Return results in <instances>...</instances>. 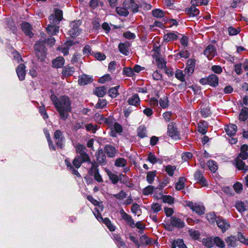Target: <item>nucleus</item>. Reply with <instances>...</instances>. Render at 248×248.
<instances>
[{
    "instance_id": "bb28decb",
    "label": "nucleus",
    "mask_w": 248,
    "mask_h": 248,
    "mask_svg": "<svg viewBox=\"0 0 248 248\" xmlns=\"http://www.w3.org/2000/svg\"><path fill=\"white\" fill-rule=\"evenodd\" d=\"M129 46L128 43H120L118 46L119 50L123 54L127 56L129 53L128 50Z\"/></svg>"
},
{
    "instance_id": "393cba45",
    "label": "nucleus",
    "mask_w": 248,
    "mask_h": 248,
    "mask_svg": "<svg viewBox=\"0 0 248 248\" xmlns=\"http://www.w3.org/2000/svg\"><path fill=\"white\" fill-rule=\"evenodd\" d=\"M113 239L116 244L119 248H127L126 244L120 235L117 234L113 235Z\"/></svg>"
},
{
    "instance_id": "c85d7f7f",
    "label": "nucleus",
    "mask_w": 248,
    "mask_h": 248,
    "mask_svg": "<svg viewBox=\"0 0 248 248\" xmlns=\"http://www.w3.org/2000/svg\"><path fill=\"white\" fill-rule=\"evenodd\" d=\"M140 101L139 95L135 93L128 99V103L129 105L137 106L140 104Z\"/></svg>"
},
{
    "instance_id": "412c9836",
    "label": "nucleus",
    "mask_w": 248,
    "mask_h": 248,
    "mask_svg": "<svg viewBox=\"0 0 248 248\" xmlns=\"http://www.w3.org/2000/svg\"><path fill=\"white\" fill-rule=\"evenodd\" d=\"M75 72V68L69 65L64 66L62 70V78L72 76Z\"/></svg>"
},
{
    "instance_id": "49530a36",
    "label": "nucleus",
    "mask_w": 248,
    "mask_h": 248,
    "mask_svg": "<svg viewBox=\"0 0 248 248\" xmlns=\"http://www.w3.org/2000/svg\"><path fill=\"white\" fill-rule=\"evenodd\" d=\"M235 207L240 213L244 212L246 210V206L245 205L244 202L242 201H238L236 202Z\"/></svg>"
},
{
    "instance_id": "4d7b16f0",
    "label": "nucleus",
    "mask_w": 248,
    "mask_h": 248,
    "mask_svg": "<svg viewBox=\"0 0 248 248\" xmlns=\"http://www.w3.org/2000/svg\"><path fill=\"white\" fill-rule=\"evenodd\" d=\"M175 78L182 82L185 81V75L182 71L180 69H177L175 74Z\"/></svg>"
},
{
    "instance_id": "0e129e2a",
    "label": "nucleus",
    "mask_w": 248,
    "mask_h": 248,
    "mask_svg": "<svg viewBox=\"0 0 248 248\" xmlns=\"http://www.w3.org/2000/svg\"><path fill=\"white\" fill-rule=\"evenodd\" d=\"M154 186L152 185H149L145 187L142 193L144 195H149L154 192Z\"/></svg>"
},
{
    "instance_id": "6e6552de",
    "label": "nucleus",
    "mask_w": 248,
    "mask_h": 248,
    "mask_svg": "<svg viewBox=\"0 0 248 248\" xmlns=\"http://www.w3.org/2000/svg\"><path fill=\"white\" fill-rule=\"evenodd\" d=\"M54 138L57 140L56 142V145L62 149L64 146L65 138L60 130L58 129L55 131Z\"/></svg>"
},
{
    "instance_id": "2eb2a0df",
    "label": "nucleus",
    "mask_w": 248,
    "mask_h": 248,
    "mask_svg": "<svg viewBox=\"0 0 248 248\" xmlns=\"http://www.w3.org/2000/svg\"><path fill=\"white\" fill-rule=\"evenodd\" d=\"M93 79L92 76H90L85 74H83L79 77L78 83L80 86H84L93 82Z\"/></svg>"
},
{
    "instance_id": "7c9ffc66",
    "label": "nucleus",
    "mask_w": 248,
    "mask_h": 248,
    "mask_svg": "<svg viewBox=\"0 0 248 248\" xmlns=\"http://www.w3.org/2000/svg\"><path fill=\"white\" fill-rule=\"evenodd\" d=\"M248 118V108L244 107L239 115V119L240 121L245 122Z\"/></svg>"
},
{
    "instance_id": "7ed1b4c3",
    "label": "nucleus",
    "mask_w": 248,
    "mask_h": 248,
    "mask_svg": "<svg viewBox=\"0 0 248 248\" xmlns=\"http://www.w3.org/2000/svg\"><path fill=\"white\" fill-rule=\"evenodd\" d=\"M36 57L40 62H44L46 58L47 49L44 46V42L37 41L34 45Z\"/></svg>"
},
{
    "instance_id": "20e7f679",
    "label": "nucleus",
    "mask_w": 248,
    "mask_h": 248,
    "mask_svg": "<svg viewBox=\"0 0 248 248\" xmlns=\"http://www.w3.org/2000/svg\"><path fill=\"white\" fill-rule=\"evenodd\" d=\"M202 85H209L213 87H216L218 85L219 78L216 74H211L208 77L202 78L199 81Z\"/></svg>"
},
{
    "instance_id": "b1692460",
    "label": "nucleus",
    "mask_w": 248,
    "mask_h": 248,
    "mask_svg": "<svg viewBox=\"0 0 248 248\" xmlns=\"http://www.w3.org/2000/svg\"><path fill=\"white\" fill-rule=\"evenodd\" d=\"M226 134L230 137H232L236 135L237 126L234 124H231L225 128Z\"/></svg>"
},
{
    "instance_id": "6ab92c4d",
    "label": "nucleus",
    "mask_w": 248,
    "mask_h": 248,
    "mask_svg": "<svg viewBox=\"0 0 248 248\" xmlns=\"http://www.w3.org/2000/svg\"><path fill=\"white\" fill-rule=\"evenodd\" d=\"M104 152L108 157L112 158L115 156L117 150L114 146L107 144L104 147Z\"/></svg>"
},
{
    "instance_id": "603ef678",
    "label": "nucleus",
    "mask_w": 248,
    "mask_h": 248,
    "mask_svg": "<svg viewBox=\"0 0 248 248\" xmlns=\"http://www.w3.org/2000/svg\"><path fill=\"white\" fill-rule=\"evenodd\" d=\"M200 113L202 116L204 118H206L211 114L210 108L206 107L201 108Z\"/></svg>"
},
{
    "instance_id": "09e8293b",
    "label": "nucleus",
    "mask_w": 248,
    "mask_h": 248,
    "mask_svg": "<svg viewBox=\"0 0 248 248\" xmlns=\"http://www.w3.org/2000/svg\"><path fill=\"white\" fill-rule=\"evenodd\" d=\"M163 202L171 204L174 202V199L170 195H164L161 193V195Z\"/></svg>"
},
{
    "instance_id": "680f3d73",
    "label": "nucleus",
    "mask_w": 248,
    "mask_h": 248,
    "mask_svg": "<svg viewBox=\"0 0 248 248\" xmlns=\"http://www.w3.org/2000/svg\"><path fill=\"white\" fill-rule=\"evenodd\" d=\"M96 159L98 163L101 165H105L107 164V159L105 154L99 155H96Z\"/></svg>"
},
{
    "instance_id": "dca6fc26",
    "label": "nucleus",
    "mask_w": 248,
    "mask_h": 248,
    "mask_svg": "<svg viewBox=\"0 0 248 248\" xmlns=\"http://www.w3.org/2000/svg\"><path fill=\"white\" fill-rule=\"evenodd\" d=\"M170 224L172 227L178 229H182L185 226V222L175 216L171 217L170 218Z\"/></svg>"
},
{
    "instance_id": "a18cd8bd",
    "label": "nucleus",
    "mask_w": 248,
    "mask_h": 248,
    "mask_svg": "<svg viewBox=\"0 0 248 248\" xmlns=\"http://www.w3.org/2000/svg\"><path fill=\"white\" fill-rule=\"evenodd\" d=\"M160 106L163 108H166L169 106V99L167 96H164L162 98H160L159 101Z\"/></svg>"
},
{
    "instance_id": "f8f14e48",
    "label": "nucleus",
    "mask_w": 248,
    "mask_h": 248,
    "mask_svg": "<svg viewBox=\"0 0 248 248\" xmlns=\"http://www.w3.org/2000/svg\"><path fill=\"white\" fill-rule=\"evenodd\" d=\"M217 224L223 232H225L230 227L229 222L219 216L217 217Z\"/></svg>"
},
{
    "instance_id": "a878e982",
    "label": "nucleus",
    "mask_w": 248,
    "mask_h": 248,
    "mask_svg": "<svg viewBox=\"0 0 248 248\" xmlns=\"http://www.w3.org/2000/svg\"><path fill=\"white\" fill-rule=\"evenodd\" d=\"M186 12L189 16L194 17L199 15L200 11L196 7L195 5H192L190 8L186 9Z\"/></svg>"
},
{
    "instance_id": "6e6d98bb",
    "label": "nucleus",
    "mask_w": 248,
    "mask_h": 248,
    "mask_svg": "<svg viewBox=\"0 0 248 248\" xmlns=\"http://www.w3.org/2000/svg\"><path fill=\"white\" fill-rule=\"evenodd\" d=\"M140 239L141 243V245H150L152 242L151 239L150 238L148 237L145 234L142 235L140 237Z\"/></svg>"
},
{
    "instance_id": "473e14b6",
    "label": "nucleus",
    "mask_w": 248,
    "mask_h": 248,
    "mask_svg": "<svg viewBox=\"0 0 248 248\" xmlns=\"http://www.w3.org/2000/svg\"><path fill=\"white\" fill-rule=\"evenodd\" d=\"M202 242L203 245L207 248H211L214 246V238L212 237L203 238Z\"/></svg>"
},
{
    "instance_id": "338daca9",
    "label": "nucleus",
    "mask_w": 248,
    "mask_h": 248,
    "mask_svg": "<svg viewBox=\"0 0 248 248\" xmlns=\"http://www.w3.org/2000/svg\"><path fill=\"white\" fill-rule=\"evenodd\" d=\"M233 187L236 193L240 194L243 189V185L241 183L237 182L233 184Z\"/></svg>"
},
{
    "instance_id": "3c124183",
    "label": "nucleus",
    "mask_w": 248,
    "mask_h": 248,
    "mask_svg": "<svg viewBox=\"0 0 248 248\" xmlns=\"http://www.w3.org/2000/svg\"><path fill=\"white\" fill-rule=\"evenodd\" d=\"M38 41H42L44 42V46H46V44H47L50 46H52L55 44L56 40L54 37H52V35H50V36L47 39H46L44 40L40 39Z\"/></svg>"
},
{
    "instance_id": "c756f323",
    "label": "nucleus",
    "mask_w": 248,
    "mask_h": 248,
    "mask_svg": "<svg viewBox=\"0 0 248 248\" xmlns=\"http://www.w3.org/2000/svg\"><path fill=\"white\" fill-rule=\"evenodd\" d=\"M120 86L117 85L115 87L110 88L108 91V95L112 98H116L118 95H119L118 90L120 88Z\"/></svg>"
},
{
    "instance_id": "c03bdc74",
    "label": "nucleus",
    "mask_w": 248,
    "mask_h": 248,
    "mask_svg": "<svg viewBox=\"0 0 248 248\" xmlns=\"http://www.w3.org/2000/svg\"><path fill=\"white\" fill-rule=\"evenodd\" d=\"M152 15L156 18L164 17L165 12L160 9H155L152 11Z\"/></svg>"
},
{
    "instance_id": "aec40b11",
    "label": "nucleus",
    "mask_w": 248,
    "mask_h": 248,
    "mask_svg": "<svg viewBox=\"0 0 248 248\" xmlns=\"http://www.w3.org/2000/svg\"><path fill=\"white\" fill-rule=\"evenodd\" d=\"M58 24H51L47 25L46 31L50 35H56L59 31L60 27Z\"/></svg>"
},
{
    "instance_id": "5fc2aeb1",
    "label": "nucleus",
    "mask_w": 248,
    "mask_h": 248,
    "mask_svg": "<svg viewBox=\"0 0 248 248\" xmlns=\"http://www.w3.org/2000/svg\"><path fill=\"white\" fill-rule=\"evenodd\" d=\"M169 178L167 177L166 178L164 179L162 182L160 183L158 186L155 187L156 190L159 189V191H160V195H161V193H162V190L164 187L166 186L168 184H169Z\"/></svg>"
},
{
    "instance_id": "c9c22d12",
    "label": "nucleus",
    "mask_w": 248,
    "mask_h": 248,
    "mask_svg": "<svg viewBox=\"0 0 248 248\" xmlns=\"http://www.w3.org/2000/svg\"><path fill=\"white\" fill-rule=\"evenodd\" d=\"M157 67L160 69H163L166 67V62L163 58L154 56Z\"/></svg>"
},
{
    "instance_id": "bf43d9fd",
    "label": "nucleus",
    "mask_w": 248,
    "mask_h": 248,
    "mask_svg": "<svg viewBox=\"0 0 248 248\" xmlns=\"http://www.w3.org/2000/svg\"><path fill=\"white\" fill-rule=\"evenodd\" d=\"M192 211L195 212L198 215L201 216L204 214L205 207L199 205H196Z\"/></svg>"
},
{
    "instance_id": "de8ad7c7",
    "label": "nucleus",
    "mask_w": 248,
    "mask_h": 248,
    "mask_svg": "<svg viewBox=\"0 0 248 248\" xmlns=\"http://www.w3.org/2000/svg\"><path fill=\"white\" fill-rule=\"evenodd\" d=\"M39 112L44 120H46L48 118L45 106L43 103H41V106L39 108Z\"/></svg>"
},
{
    "instance_id": "58836bf2",
    "label": "nucleus",
    "mask_w": 248,
    "mask_h": 248,
    "mask_svg": "<svg viewBox=\"0 0 248 248\" xmlns=\"http://www.w3.org/2000/svg\"><path fill=\"white\" fill-rule=\"evenodd\" d=\"M235 166L239 170H244L245 171L247 170V167H246V164L242 160L236 158L235 160Z\"/></svg>"
},
{
    "instance_id": "39448f33",
    "label": "nucleus",
    "mask_w": 248,
    "mask_h": 248,
    "mask_svg": "<svg viewBox=\"0 0 248 248\" xmlns=\"http://www.w3.org/2000/svg\"><path fill=\"white\" fill-rule=\"evenodd\" d=\"M167 135L172 140H175L181 139L180 132L178 130L175 123L171 122L168 125Z\"/></svg>"
},
{
    "instance_id": "f03ea898",
    "label": "nucleus",
    "mask_w": 248,
    "mask_h": 248,
    "mask_svg": "<svg viewBox=\"0 0 248 248\" xmlns=\"http://www.w3.org/2000/svg\"><path fill=\"white\" fill-rule=\"evenodd\" d=\"M75 148L76 153L79 155H76L72 161L75 168L78 169L82 164L91 162L90 157L87 153V149L84 145L78 143Z\"/></svg>"
},
{
    "instance_id": "423d86ee",
    "label": "nucleus",
    "mask_w": 248,
    "mask_h": 248,
    "mask_svg": "<svg viewBox=\"0 0 248 248\" xmlns=\"http://www.w3.org/2000/svg\"><path fill=\"white\" fill-rule=\"evenodd\" d=\"M81 24V21L80 20L71 22L70 24V29L68 31V34L73 38L78 36L81 31V30L79 28Z\"/></svg>"
},
{
    "instance_id": "cd10ccee",
    "label": "nucleus",
    "mask_w": 248,
    "mask_h": 248,
    "mask_svg": "<svg viewBox=\"0 0 248 248\" xmlns=\"http://www.w3.org/2000/svg\"><path fill=\"white\" fill-rule=\"evenodd\" d=\"M186 181V179L185 177H179L178 181L175 184V189L178 191L183 189L185 187V182Z\"/></svg>"
},
{
    "instance_id": "37998d69",
    "label": "nucleus",
    "mask_w": 248,
    "mask_h": 248,
    "mask_svg": "<svg viewBox=\"0 0 248 248\" xmlns=\"http://www.w3.org/2000/svg\"><path fill=\"white\" fill-rule=\"evenodd\" d=\"M114 165L117 167H124L127 165V161L124 158H118L116 159Z\"/></svg>"
},
{
    "instance_id": "5701e85b",
    "label": "nucleus",
    "mask_w": 248,
    "mask_h": 248,
    "mask_svg": "<svg viewBox=\"0 0 248 248\" xmlns=\"http://www.w3.org/2000/svg\"><path fill=\"white\" fill-rule=\"evenodd\" d=\"M107 88L105 86L96 87L93 91V93L98 97H104L107 93Z\"/></svg>"
},
{
    "instance_id": "f704fd0d",
    "label": "nucleus",
    "mask_w": 248,
    "mask_h": 248,
    "mask_svg": "<svg viewBox=\"0 0 248 248\" xmlns=\"http://www.w3.org/2000/svg\"><path fill=\"white\" fill-rule=\"evenodd\" d=\"M137 136L143 139L147 137V130L144 125H140L137 129Z\"/></svg>"
},
{
    "instance_id": "69168bd1",
    "label": "nucleus",
    "mask_w": 248,
    "mask_h": 248,
    "mask_svg": "<svg viewBox=\"0 0 248 248\" xmlns=\"http://www.w3.org/2000/svg\"><path fill=\"white\" fill-rule=\"evenodd\" d=\"M123 73L124 75L129 77H133L134 74L133 69L129 67L124 68Z\"/></svg>"
},
{
    "instance_id": "864d4df0",
    "label": "nucleus",
    "mask_w": 248,
    "mask_h": 248,
    "mask_svg": "<svg viewBox=\"0 0 248 248\" xmlns=\"http://www.w3.org/2000/svg\"><path fill=\"white\" fill-rule=\"evenodd\" d=\"M107 105V101L105 99H99L98 102L95 105V108L96 109L104 108Z\"/></svg>"
},
{
    "instance_id": "ddd939ff",
    "label": "nucleus",
    "mask_w": 248,
    "mask_h": 248,
    "mask_svg": "<svg viewBox=\"0 0 248 248\" xmlns=\"http://www.w3.org/2000/svg\"><path fill=\"white\" fill-rule=\"evenodd\" d=\"M95 120L99 124H106L109 125L112 124L113 120L112 119L108 117L105 118L103 115H101L98 113H96L94 115Z\"/></svg>"
},
{
    "instance_id": "4be33fe9",
    "label": "nucleus",
    "mask_w": 248,
    "mask_h": 248,
    "mask_svg": "<svg viewBox=\"0 0 248 248\" xmlns=\"http://www.w3.org/2000/svg\"><path fill=\"white\" fill-rule=\"evenodd\" d=\"M64 62L65 60L62 57H58L52 61V67L56 68H62L64 65Z\"/></svg>"
},
{
    "instance_id": "e433bc0d",
    "label": "nucleus",
    "mask_w": 248,
    "mask_h": 248,
    "mask_svg": "<svg viewBox=\"0 0 248 248\" xmlns=\"http://www.w3.org/2000/svg\"><path fill=\"white\" fill-rule=\"evenodd\" d=\"M101 222L104 224L107 228L108 229L109 231L114 232L115 230V227L114 226L112 223L111 220L108 217H105L103 218V220H101Z\"/></svg>"
},
{
    "instance_id": "052dcab7",
    "label": "nucleus",
    "mask_w": 248,
    "mask_h": 248,
    "mask_svg": "<svg viewBox=\"0 0 248 248\" xmlns=\"http://www.w3.org/2000/svg\"><path fill=\"white\" fill-rule=\"evenodd\" d=\"M208 0H191V3L192 5L195 6L199 5H207L208 4Z\"/></svg>"
},
{
    "instance_id": "2f4dec72",
    "label": "nucleus",
    "mask_w": 248,
    "mask_h": 248,
    "mask_svg": "<svg viewBox=\"0 0 248 248\" xmlns=\"http://www.w3.org/2000/svg\"><path fill=\"white\" fill-rule=\"evenodd\" d=\"M237 239L236 236L231 235L227 237L225 239L226 243L229 247H235L236 246V242Z\"/></svg>"
},
{
    "instance_id": "8fccbe9b",
    "label": "nucleus",
    "mask_w": 248,
    "mask_h": 248,
    "mask_svg": "<svg viewBox=\"0 0 248 248\" xmlns=\"http://www.w3.org/2000/svg\"><path fill=\"white\" fill-rule=\"evenodd\" d=\"M176 169L175 166H172L168 165L165 167V171L169 176L172 177L173 176L174 172Z\"/></svg>"
},
{
    "instance_id": "ea45409f",
    "label": "nucleus",
    "mask_w": 248,
    "mask_h": 248,
    "mask_svg": "<svg viewBox=\"0 0 248 248\" xmlns=\"http://www.w3.org/2000/svg\"><path fill=\"white\" fill-rule=\"evenodd\" d=\"M207 165L209 167V170L212 172H215L218 169L217 162L214 160H210L208 161L207 162Z\"/></svg>"
},
{
    "instance_id": "72a5a7b5",
    "label": "nucleus",
    "mask_w": 248,
    "mask_h": 248,
    "mask_svg": "<svg viewBox=\"0 0 248 248\" xmlns=\"http://www.w3.org/2000/svg\"><path fill=\"white\" fill-rule=\"evenodd\" d=\"M128 10V9L124 6L123 7L119 6L116 7V12L117 14L120 16H123L124 17L127 16L129 14Z\"/></svg>"
},
{
    "instance_id": "4468645a",
    "label": "nucleus",
    "mask_w": 248,
    "mask_h": 248,
    "mask_svg": "<svg viewBox=\"0 0 248 248\" xmlns=\"http://www.w3.org/2000/svg\"><path fill=\"white\" fill-rule=\"evenodd\" d=\"M120 213L122 215V218L126 221L130 227L132 228L135 227L134 220L130 215L125 213L123 209L120 211Z\"/></svg>"
},
{
    "instance_id": "f3484780",
    "label": "nucleus",
    "mask_w": 248,
    "mask_h": 248,
    "mask_svg": "<svg viewBox=\"0 0 248 248\" xmlns=\"http://www.w3.org/2000/svg\"><path fill=\"white\" fill-rule=\"evenodd\" d=\"M179 34L181 35L177 31H172L165 34L163 38V41L166 43L175 41L178 38Z\"/></svg>"
},
{
    "instance_id": "774afa93",
    "label": "nucleus",
    "mask_w": 248,
    "mask_h": 248,
    "mask_svg": "<svg viewBox=\"0 0 248 248\" xmlns=\"http://www.w3.org/2000/svg\"><path fill=\"white\" fill-rule=\"evenodd\" d=\"M161 207L162 205L158 203H153L151 205V209L154 213H157L161 210Z\"/></svg>"
},
{
    "instance_id": "e2e57ef3",
    "label": "nucleus",
    "mask_w": 248,
    "mask_h": 248,
    "mask_svg": "<svg viewBox=\"0 0 248 248\" xmlns=\"http://www.w3.org/2000/svg\"><path fill=\"white\" fill-rule=\"evenodd\" d=\"M146 160L153 164H155L157 162L158 159L154 154L152 152H150L148 154V157Z\"/></svg>"
},
{
    "instance_id": "a211bd4d",
    "label": "nucleus",
    "mask_w": 248,
    "mask_h": 248,
    "mask_svg": "<svg viewBox=\"0 0 248 248\" xmlns=\"http://www.w3.org/2000/svg\"><path fill=\"white\" fill-rule=\"evenodd\" d=\"M26 66L23 63H20L16 68V72L19 80L23 81L25 78L26 76Z\"/></svg>"
},
{
    "instance_id": "f257e3e1",
    "label": "nucleus",
    "mask_w": 248,
    "mask_h": 248,
    "mask_svg": "<svg viewBox=\"0 0 248 248\" xmlns=\"http://www.w3.org/2000/svg\"><path fill=\"white\" fill-rule=\"evenodd\" d=\"M50 98L59 114L60 118L63 121L66 120L69 116V113L72 110L70 98L67 95L58 98L54 93L51 94Z\"/></svg>"
},
{
    "instance_id": "9b49d317",
    "label": "nucleus",
    "mask_w": 248,
    "mask_h": 248,
    "mask_svg": "<svg viewBox=\"0 0 248 248\" xmlns=\"http://www.w3.org/2000/svg\"><path fill=\"white\" fill-rule=\"evenodd\" d=\"M21 28L22 31L26 36H29L30 38L33 36V33L31 31L32 28L31 24L26 21H23L21 24Z\"/></svg>"
},
{
    "instance_id": "1a4fd4ad",
    "label": "nucleus",
    "mask_w": 248,
    "mask_h": 248,
    "mask_svg": "<svg viewBox=\"0 0 248 248\" xmlns=\"http://www.w3.org/2000/svg\"><path fill=\"white\" fill-rule=\"evenodd\" d=\"M203 54L209 60H211L217 54L215 46L212 44L208 45L204 49Z\"/></svg>"
},
{
    "instance_id": "4c0bfd02",
    "label": "nucleus",
    "mask_w": 248,
    "mask_h": 248,
    "mask_svg": "<svg viewBox=\"0 0 248 248\" xmlns=\"http://www.w3.org/2000/svg\"><path fill=\"white\" fill-rule=\"evenodd\" d=\"M156 170L149 171L147 173L146 180L149 184H152L156 175Z\"/></svg>"
},
{
    "instance_id": "0eeeda50",
    "label": "nucleus",
    "mask_w": 248,
    "mask_h": 248,
    "mask_svg": "<svg viewBox=\"0 0 248 248\" xmlns=\"http://www.w3.org/2000/svg\"><path fill=\"white\" fill-rule=\"evenodd\" d=\"M63 19V11L58 8H55L54 14H51L48 17L50 23L53 24H59Z\"/></svg>"
},
{
    "instance_id": "13d9d810",
    "label": "nucleus",
    "mask_w": 248,
    "mask_h": 248,
    "mask_svg": "<svg viewBox=\"0 0 248 248\" xmlns=\"http://www.w3.org/2000/svg\"><path fill=\"white\" fill-rule=\"evenodd\" d=\"M107 173L109 179L111 181V183L115 185L118 182L119 177L118 175L113 173L110 171H108Z\"/></svg>"
},
{
    "instance_id": "a19ab883",
    "label": "nucleus",
    "mask_w": 248,
    "mask_h": 248,
    "mask_svg": "<svg viewBox=\"0 0 248 248\" xmlns=\"http://www.w3.org/2000/svg\"><path fill=\"white\" fill-rule=\"evenodd\" d=\"M206 218L207 220L211 223L217 222V217L214 212H210L206 214Z\"/></svg>"
},
{
    "instance_id": "9d476101",
    "label": "nucleus",
    "mask_w": 248,
    "mask_h": 248,
    "mask_svg": "<svg viewBox=\"0 0 248 248\" xmlns=\"http://www.w3.org/2000/svg\"><path fill=\"white\" fill-rule=\"evenodd\" d=\"M194 179L199 183L202 186H208V183L205 178L203 176L202 172L200 170H197L195 172Z\"/></svg>"
},
{
    "instance_id": "79ce46f5",
    "label": "nucleus",
    "mask_w": 248,
    "mask_h": 248,
    "mask_svg": "<svg viewBox=\"0 0 248 248\" xmlns=\"http://www.w3.org/2000/svg\"><path fill=\"white\" fill-rule=\"evenodd\" d=\"M214 246L216 245L219 248H224L225 247L224 242L219 236H216L214 238Z\"/></svg>"
}]
</instances>
